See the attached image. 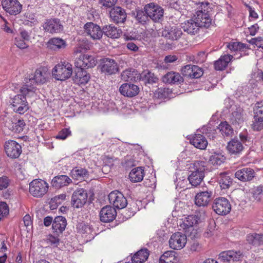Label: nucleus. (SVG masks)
Instances as JSON below:
<instances>
[{
    "instance_id": "nucleus-1",
    "label": "nucleus",
    "mask_w": 263,
    "mask_h": 263,
    "mask_svg": "<svg viewBox=\"0 0 263 263\" xmlns=\"http://www.w3.org/2000/svg\"><path fill=\"white\" fill-rule=\"evenodd\" d=\"M36 90L35 87L29 85L28 82L24 85L20 89V93L14 97L12 99L11 105L15 112L23 114L29 109V105L26 98L33 97Z\"/></svg>"
},
{
    "instance_id": "nucleus-2",
    "label": "nucleus",
    "mask_w": 263,
    "mask_h": 263,
    "mask_svg": "<svg viewBox=\"0 0 263 263\" xmlns=\"http://www.w3.org/2000/svg\"><path fill=\"white\" fill-rule=\"evenodd\" d=\"M205 162L203 161H196L193 164V170L188 176L190 183L193 186L199 185L204 177Z\"/></svg>"
},
{
    "instance_id": "nucleus-3",
    "label": "nucleus",
    "mask_w": 263,
    "mask_h": 263,
    "mask_svg": "<svg viewBox=\"0 0 263 263\" xmlns=\"http://www.w3.org/2000/svg\"><path fill=\"white\" fill-rule=\"evenodd\" d=\"M52 73L56 80L61 81H65L69 79L72 75V65L67 62H61L54 66Z\"/></svg>"
},
{
    "instance_id": "nucleus-4",
    "label": "nucleus",
    "mask_w": 263,
    "mask_h": 263,
    "mask_svg": "<svg viewBox=\"0 0 263 263\" xmlns=\"http://www.w3.org/2000/svg\"><path fill=\"white\" fill-rule=\"evenodd\" d=\"M49 72L46 67H42L37 69L34 74L29 75L25 79V84L28 82L32 87L34 84H43L45 83L49 78Z\"/></svg>"
},
{
    "instance_id": "nucleus-5",
    "label": "nucleus",
    "mask_w": 263,
    "mask_h": 263,
    "mask_svg": "<svg viewBox=\"0 0 263 263\" xmlns=\"http://www.w3.org/2000/svg\"><path fill=\"white\" fill-rule=\"evenodd\" d=\"M48 183L41 179H35L29 184V192L34 197H41L48 191Z\"/></svg>"
},
{
    "instance_id": "nucleus-6",
    "label": "nucleus",
    "mask_w": 263,
    "mask_h": 263,
    "mask_svg": "<svg viewBox=\"0 0 263 263\" xmlns=\"http://www.w3.org/2000/svg\"><path fill=\"white\" fill-rule=\"evenodd\" d=\"M144 9L154 22H159L163 20L164 9L159 5L151 3L146 5Z\"/></svg>"
},
{
    "instance_id": "nucleus-7",
    "label": "nucleus",
    "mask_w": 263,
    "mask_h": 263,
    "mask_svg": "<svg viewBox=\"0 0 263 263\" xmlns=\"http://www.w3.org/2000/svg\"><path fill=\"white\" fill-rule=\"evenodd\" d=\"M158 34L166 40L171 41H178L183 34L180 28L175 26L165 27L160 30Z\"/></svg>"
},
{
    "instance_id": "nucleus-8",
    "label": "nucleus",
    "mask_w": 263,
    "mask_h": 263,
    "mask_svg": "<svg viewBox=\"0 0 263 263\" xmlns=\"http://www.w3.org/2000/svg\"><path fill=\"white\" fill-rule=\"evenodd\" d=\"M212 208L217 214L225 215L230 212L231 205L227 198L219 197L214 200Z\"/></svg>"
},
{
    "instance_id": "nucleus-9",
    "label": "nucleus",
    "mask_w": 263,
    "mask_h": 263,
    "mask_svg": "<svg viewBox=\"0 0 263 263\" xmlns=\"http://www.w3.org/2000/svg\"><path fill=\"white\" fill-rule=\"evenodd\" d=\"M108 200L110 203L119 209L125 208L127 204V201L126 198L122 193L118 191L111 192L108 195Z\"/></svg>"
},
{
    "instance_id": "nucleus-10",
    "label": "nucleus",
    "mask_w": 263,
    "mask_h": 263,
    "mask_svg": "<svg viewBox=\"0 0 263 263\" xmlns=\"http://www.w3.org/2000/svg\"><path fill=\"white\" fill-rule=\"evenodd\" d=\"M87 193L83 189L75 191L71 196V204L76 208L82 207L87 202Z\"/></svg>"
},
{
    "instance_id": "nucleus-11",
    "label": "nucleus",
    "mask_w": 263,
    "mask_h": 263,
    "mask_svg": "<svg viewBox=\"0 0 263 263\" xmlns=\"http://www.w3.org/2000/svg\"><path fill=\"white\" fill-rule=\"evenodd\" d=\"M199 221L200 217L198 215H189L185 218V220L183 222L182 224H180V227L184 230V232L186 233V235L191 236L194 231V233L197 234L193 227L194 225L198 224Z\"/></svg>"
},
{
    "instance_id": "nucleus-12",
    "label": "nucleus",
    "mask_w": 263,
    "mask_h": 263,
    "mask_svg": "<svg viewBox=\"0 0 263 263\" xmlns=\"http://www.w3.org/2000/svg\"><path fill=\"white\" fill-rule=\"evenodd\" d=\"M186 235L179 232L173 234L169 240L170 247L174 250L182 249L186 243Z\"/></svg>"
},
{
    "instance_id": "nucleus-13",
    "label": "nucleus",
    "mask_w": 263,
    "mask_h": 263,
    "mask_svg": "<svg viewBox=\"0 0 263 263\" xmlns=\"http://www.w3.org/2000/svg\"><path fill=\"white\" fill-rule=\"evenodd\" d=\"M97 61L95 58L88 54L81 55L77 58L74 62L75 66L77 68L86 69L96 66Z\"/></svg>"
},
{
    "instance_id": "nucleus-14",
    "label": "nucleus",
    "mask_w": 263,
    "mask_h": 263,
    "mask_svg": "<svg viewBox=\"0 0 263 263\" xmlns=\"http://www.w3.org/2000/svg\"><path fill=\"white\" fill-rule=\"evenodd\" d=\"M243 255L240 251L229 250L223 251L219 255L220 261L230 262L242 260Z\"/></svg>"
},
{
    "instance_id": "nucleus-15",
    "label": "nucleus",
    "mask_w": 263,
    "mask_h": 263,
    "mask_svg": "<svg viewBox=\"0 0 263 263\" xmlns=\"http://www.w3.org/2000/svg\"><path fill=\"white\" fill-rule=\"evenodd\" d=\"M5 151L7 156L11 158H18L22 153L21 146L13 140H9L5 142Z\"/></svg>"
},
{
    "instance_id": "nucleus-16",
    "label": "nucleus",
    "mask_w": 263,
    "mask_h": 263,
    "mask_svg": "<svg viewBox=\"0 0 263 263\" xmlns=\"http://www.w3.org/2000/svg\"><path fill=\"white\" fill-rule=\"evenodd\" d=\"M3 9L11 15H16L21 12L22 6L17 0H3Z\"/></svg>"
},
{
    "instance_id": "nucleus-17",
    "label": "nucleus",
    "mask_w": 263,
    "mask_h": 263,
    "mask_svg": "<svg viewBox=\"0 0 263 263\" xmlns=\"http://www.w3.org/2000/svg\"><path fill=\"white\" fill-rule=\"evenodd\" d=\"M181 72L184 77L192 79L199 78L203 74V71L201 68L198 66L192 65L184 66L182 68Z\"/></svg>"
},
{
    "instance_id": "nucleus-18",
    "label": "nucleus",
    "mask_w": 263,
    "mask_h": 263,
    "mask_svg": "<svg viewBox=\"0 0 263 263\" xmlns=\"http://www.w3.org/2000/svg\"><path fill=\"white\" fill-rule=\"evenodd\" d=\"M101 71L108 74L116 73L119 70L117 63L115 60L110 58H104L101 63Z\"/></svg>"
},
{
    "instance_id": "nucleus-19",
    "label": "nucleus",
    "mask_w": 263,
    "mask_h": 263,
    "mask_svg": "<svg viewBox=\"0 0 263 263\" xmlns=\"http://www.w3.org/2000/svg\"><path fill=\"white\" fill-rule=\"evenodd\" d=\"M43 27L44 30L50 33H58L63 30V25L58 18L46 20Z\"/></svg>"
},
{
    "instance_id": "nucleus-20",
    "label": "nucleus",
    "mask_w": 263,
    "mask_h": 263,
    "mask_svg": "<svg viewBox=\"0 0 263 263\" xmlns=\"http://www.w3.org/2000/svg\"><path fill=\"white\" fill-rule=\"evenodd\" d=\"M116 216V209L110 205L104 206L100 212V219L103 222H110L115 219Z\"/></svg>"
},
{
    "instance_id": "nucleus-21",
    "label": "nucleus",
    "mask_w": 263,
    "mask_h": 263,
    "mask_svg": "<svg viewBox=\"0 0 263 263\" xmlns=\"http://www.w3.org/2000/svg\"><path fill=\"white\" fill-rule=\"evenodd\" d=\"M84 28L86 33L93 40H99L103 35L102 29L100 26L92 22L87 23Z\"/></svg>"
},
{
    "instance_id": "nucleus-22",
    "label": "nucleus",
    "mask_w": 263,
    "mask_h": 263,
    "mask_svg": "<svg viewBox=\"0 0 263 263\" xmlns=\"http://www.w3.org/2000/svg\"><path fill=\"white\" fill-rule=\"evenodd\" d=\"M119 91L125 97L132 98L139 93V88L137 85L130 83H124L120 87Z\"/></svg>"
},
{
    "instance_id": "nucleus-23",
    "label": "nucleus",
    "mask_w": 263,
    "mask_h": 263,
    "mask_svg": "<svg viewBox=\"0 0 263 263\" xmlns=\"http://www.w3.org/2000/svg\"><path fill=\"white\" fill-rule=\"evenodd\" d=\"M200 28V26L194 17L182 23V28L184 31L191 35L197 34L199 32Z\"/></svg>"
},
{
    "instance_id": "nucleus-24",
    "label": "nucleus",
    "mask_w": 263,
    "mask_h": 263,
    "mask_svg": "<svg viewBox=\"0 0 263 263\" xmlns=\"http://www.w3.org/2000/svg\"><path fill=\"white\" fill-rule=\"evenodd\" d=\"M163 82L165 84H180L184 79L181 74L176 72L170 71L164 75L162 78Z\"/></svg>"
},
{
    "instance_id": "nucleus-25",
    "label": "nucleus",
    "mask_w": 263,
    "mask_h": 263,
    "mask_svg": "<svg viewBox=\"0 0 263 263\" xmlns=\"http://www.w3.org/2000/svg\"><path fill=\"white\" fill-rule=\"evenodd\" d=\"M67 226L66 219L62 216H57L53 221L52 228L53 232L59 236L65 230Z\"/></svg>"
},
{
    "instance_id": "nucleus-26",
    "label": "nucleus",
    "mask_w": 263,
    "mask_h": 263,
    "mask_svg": "<svg viewBox=\"0 0 263 263\" xmlns=\"http://www.w3.org/2000/svg\"><path fill=\"white\" fill-rule=\"evenodd\" d=\"M235 176L241 181H249L255 177V172L252 168H243L237 171Z\"/></svg>"
},
{
    "instance_id": "nucleus-27",
    "label": "nucleus",
    "mask_w": 263,
    "mask_h": 263,
    "mask_svg": "<svg viewBox=\"0 0 263 263\" xmlns=\"http://www.w3.org/2000/svg\"><path fill=\"white\" fill-rule=\"evenodd\" d=\"M110 16L116 23H123L126 20V13L120 7H115L110 11Z\"/></svg>"
},
{
    "instance_id": "nucleus-28",
    "label": "nucleus",
    "mask_w": 263,
    "mask_h": 263,
    "mask_svg": "<svg viewBox=\"0 0 263 263\" xmlns=\"http://www.w3.org/2000/svg\"><path fill=\"white\" fill-rule=\"evenodd\" d=\"M212 192L211 191H203L198 193L195 197V204L198 206L208 205L211 200Z\"/></svg>"
},
{
    "instance_id": "nucleus-29",
    "label": "nucleus",
    "mask_w": 263,
    "mask_h": 263,
    "mask_svg": "<svg viewBox=\"0 0 263 263\" xmlns=\"http://www.w3.org/2000/svg\"><path fill=\"white\" fill-rule=\"evenodd\" d=\"M210 15L211 14H203L202 12H196V14L194 15V17L200 28H208L211 25L212 22Z\"/></svg>"
},
{
    "instance_id": "nucleus-30",
    "label": "nucleus",
    "mask_w": 263,
    "mask_h": 263,
    "mask_svg": "<svg viewBox=\"0 0 263 263\" xmlns=\"http://www.w3.org/2000/svg\"><path fill=\"white\" fill-rule=\"evenodd\" d=\"M190 143L195 147L200 149H205L208 145L207 140L200 134L194 135L190 139Z\"/></svg>"
},
{
    "instance_id": "nucleus-31",
    "label": "nucleus",
    "mask_w": 263,
    "mask_h": 263,
    "mask_svg": "<svg viewBox=\"0 0 263 263\" xmlns=\"http://www.w3.org/2000/svg\"><path fill=\"white\" fill-rule=\"evenodd\" d=\"M71 182V179L67 176L60 175L55 176L52 179L51 184L55 189H60L67 186Z\"/></svg>"
},
{
    "instance_id": "nucleus-32",
    "label": "nucleus",
    "mask_w": 263,
    "mask_h": 263,
    "mask_svg": "<svg viewBox=\"0 0 263 263\" xmlns=\"http://www.w3.org/2000/svg\"><path fill=\"white\" fill-rule=\"evenodd\" d=\"M227 148L230 154H237L243 150V146L238 139H233L228 142Z\"/></svg>"
},
{
    "instance_id": "nucleus-33",
    "label": "nucleus",
    "mask_w": 263,
    "mask_h": 263,
    "mask_svg": "<svg viewBox=\"0 0 263 263\" xmlns=\"http://www.w3.org/2000/svg\"><path fill=\"white\" fill-rule=\"evenodd\" d=\"M103 33L109 37L117 39L120 36L122 31L112 25H105L102 28Z\"/></svg>"
},
{
    "instance_id": "nucleus-34",
    "label": "nucleus",
    "mask_w": 263,
    "mask_h": 263,
    "mask_svg": "<svg viewBox=\"0 0 263 263\" xmlns=\"http://www.w3.org/2000/svg\"><path fill=\"white\" fill-rule=\"evenodd\" d=\"M90 78V74L86 70L83 69L78 68L73 80L78 84L84 85L88 83Z\"/></svg>"
},
{
    "instance_id": "nucleus-35",
    "label": "nucleus",
    "mask_w": 263,
    "mask_h": 263,
    "mask_svg": "<svg viewBox=\"0 0 263 263\" xmlns=\"http://www.w3.org/2000/svg\"><path fill=\"white\" fill-rule=\"evenodd\" d=\"M144 176V170L142 167L133 168L129 174V178L132 182H141Z\"/></svg>"
},
{
    "instance_id": "nucleus-36",
    "label": "nucleus",
    "mask_w": 263,
    "mask_h": 263,
    "mask_svg": "<svg viewBox=\"0 0 263 263\" xmlns=\"http://www.w3.org/2000/svg\"><path fill=\"white\" fill-rule=\"evenodd\" d=\"M137 78L143 81L145 84H154L158 82V79L154 73L148 70H145L141 74H138Z\"/></svg>"
},
{
    "instance_id": "nucleus-37",
    "label": "nucleus",
    "mask_w": 263,
    "mask_h": 263,
    "mask_svg": "<svg viewBox=\"0 0 263 263\" xmlns=\"http://www.w3.org/2000/svg\"><path fill=\"white\" fill-rule=\"evenodd\" d=\"M233 56L229 54L222 55L215 62L214 67L216 70H222L228 66V63L232 60Z\"/></svg>"
},
{
    "instance_id": "nucleus-38",
    "label": "nucleus",
    "mask_w": 263,
    "mask_h": 263,
    "mask_svg": "<svg viewBox=\"0 0 263 263\" xmlns=\"http://www.w3.org/2000/svg\"><path fill=\"white\" fill-rule=\"evenodd\" d=\"M149 251L147 249H142L137 252L132 258L133 263H143L148 258Z\"/></svg>"
},
{
    "instance_id": "nucleus-39",
    "label": "nucleus",
    "mask_w": 263,
    "mask_h": 263,
    "mask_svg": "<svg viewBox=\"0 0 263 263\" xmlns=\"http://www.w3.org/2000/svg\"><path fill=\"white\" fill-rule=\"evenodd\" d=\"M218 182L222 189H227L232 184V179L227 173H220L218 177Z\"/></svg>"
},
{
    "instance_id": "nucleus-40",
    "label": "nucleus",
    "mask_w": 263,
    "mask_h": 263,
    "mask_svg": "<svg viewBox=\"0 0 263 263\" xmlns=\"http://www.w3.org/2000/svg\"><path fill=\"white\" fill-rule=\"evenodd\" d=\"M71 175L73 179L81 180L87 178L89 176L88 172L85 168L81 167H74L71 171Z\"/></svg>"
},
{
    "instance_id": "nucleus-41",
    "label": "nucleus",
    "mask_w": 263,
    "mask_h": 263,
    "mask_svg": "<svg viewBox=\"0 0 263 263\" xmlns=\"http://www.w3.org/2000/svg\"><path fill=\"white\" fill-rule=\"evenodd\" d=\"M138 74V71L134 69H126L122 72L121 78L125 81H136V79H138L137 78Z\"/></svg>"
},
{
    "instance_id": "nucleus-42",
    "label": "nucleus",
    "mask_w": 263,
    "mask_h": 263,
    "mask_svg": "<svg viewBox=\"0 0 263 263\" xmlns=\"http://www.w3.org/2000/svg\"><path fill=\"white\" fill-rule=\"evenodd\" d=\"M175 252L173 251H166L161 256L160 263H174L175 259Z\"/></svg>"
},
{
    "instance_id": "nucleus-43",
    "label": "nucleus",
    "mask_w": 263,
    "mask_h": 263,
    "mask_svg": "<svg viewBox=\"0 0 263 263\" xmlns=\"http://www.w3.org/2000/svg\"><path fill=\"white\" fill-rule=\"evenodd\" d=\"M225 159V157L223 155L215 153L210 157L209 162L213 166H217L223 163Z\"/></svg>"
},
{
    "instance_id": "nucleus-44",
    "label": "nucleus",
    "mask_w": 263,
    "mask_h": 263,
    "mask_svg": "<svg viewBox=\"0 0 263 263\" xmlns=\"http://www.w3.org/2000/svg\"><path fill=\"white\" fill-rule=\"evenodd\" d=\"M149 17L145 10L144 11L141 10L136 11L135 18L139 23L142 25L145 24L147 22L149 21Z\"/></svg>"
},
{
    "instance_id": "nucleus-45",
    "label": "nucleus",
    "mask_w": 263,
    "mask_h": 263,
    "mask_svg": "<svg viewBox=\"0 0 263 263\" xmlns=\"http://www.w3.org/2000/svg\"><path fill=\"white\" fill-rule=\"evenodd\" d=\"M49 44L50 45L51 48L55 49L64 48L66 46L65 41L60 38H53L49 41Z\"/></svg>"
},
{
    "instance_id": "nucleus-46",
    "label": "nucleus",
    "mask_w": 263,
    "mask_h": 263,
    "mask_svg": "<svg viewBox=\"0 0 263 263\" xmlns=\"http://www.w3.org/2000/svg\"><path fill=\"white\" fill-rule=\"evenodd\" d=\"M227 47L233 51H245L248 49L246 44L240 42H230L227 45Z\"/></svg>"
},
{
    "instance_id": "nucleus-47",
    "label": "nucleus",
    "mask_w": 263,
    "mask_h": 263,
    "mask_svg": "<svg viewBox=\"0 0 263 263\" xmlns=\"http://www.w3.org/2000/svg\"><path fill=\"white\" fill-rule=\"evenodd\" d=\"M219 129L224 136H230L233 133V129L231 126L227 122H221L219 125Z\"/></svg>"
},
{
    "instance_id": "nucleus-48",
    "label": "nucleus",
    "mask_w": 263,
    "mask_h": 263,
    "mask_svg": "<svg viewBox=\"0 0 263 263\" xmlns=\"http://www.w3.org/2000/svg\"><path fill=\"white\" fill-rule=\"evenodd\" d=\"M231 120L233 122L240 123L243 121L242 109L240 107L236 108L232 112Z\"/></svg>"
},
{
    "instance_id": "nucleus-49",
    "label": "nucleus",
    "mask_w": 263,
    "mask_h": 263,
    "mask_svg": "<svg viewBox=\"0 0 263 263\" xmlns=\"http://www.w3.org/2000/svg\"><path fill=\"white\" fill-rule=\"evenodd\" d=\"M25 126V123L23 120L14 118V129L12 130V131L19 133L23 131Z\"/></svg>"
},
{
    "instance_id": "nucleus-50",
    "label": "nucleus",
    "mask_w": 263,
    "mask_h": 263,
    "mask_svg": "<svg viewBox=\"0 0 263 263\" xmlns=\"http://www.w3.org/2000/svg\"><path fill=\"white\" fill-rule=\"evenodd\" d=\"M199 9L196 12H202L203 14H210L212 11V4L209 2H201L200 3Z\"/></svg>"
},
{
    "instance_id": "nucleus-51",
    "label": "nucleus",
    "mask_w": 263,
    "mask_h": 263,
    "mask_svg": "<svg viewBox=\"0 0 263 263\" xmlns=\"http://www.w3.org/2000/svg\"><path fill=\"white\" fill-rule=\"evenodd\" d=\"M9 212V207L5 202H0V220L8 215Z\"/></svg>"
},
{
    "instance_id": "nucleus-52",
    "label": "nucleus",
    "mask_w": 263,
    "mask_h": 263,
    "mask_svg": "<svg viewBox=\"0 0 263 263\" xmlns=\"http://www.w3.org/2000/svg\"><path fill=\"white\" fill-rule=\"evenodd\" d=\"M255 116L263 120V100L257 102L254 109Z\"/></svg>"
},
{
    "instance_id": "nucleus-53",
    "label": "nucleus",
    "mask_w": 263,
    "mask_h": 263,
    "mask_svg": "<svg viewBox=\"0 0 263 263\" xmlns=\"http://www.w3.org/2000/svg\"><path fill=\"white\" fill-rule=\"evenodd\" d=\"M254 119L252 125L253 129L255 130H260L263 129V120L256 116H254Z\"/></svg>"
},
{
    "instance_id": "nucleus-54",
    "label": "nucleus",
    "mask_w": 263,
    "mask_h": 263,
    "mask_svg": "<svg viewBox=\"0 0 263 263\" xmlns=\"http://www.w3.org/2000/svg\"><path fill=\"white\" fill-rule=\"evenodd\" d=\"M47 243H50L54 247H57L59 244L60 239L58 236H54L52 234L49 235L47 238Z\"/></svg>"
},
{
    "instance_id": "nucleus-55",
    "label": "nucleus",
    "mask_w": 263,
    "mask_h": 263,
    "mask_svg": "<svg viewBox=\"0 0 263 263\" xmlns=\"http://www.w3.org/2000/svg\"><path fill=\"white\" fill-rule=\"evenodd\" d=\"M71 131L68 128H64L61 130L57 136H56L57 139L65 140L68 136L70 135Z\"/></svg>"
},
{
    "instance_id": "nucleus-56",
    "label": "nucleus",
    "mask_w": 263,
    "mask_h": 263,
    "mask_svg": "<svg viewBox=\"0 0 263 263\" xmlns=\"http://www.w3.org/2000/svg\"><path fill=\"white\" fill-rule=\"evenodd\" d=\"M10 184V180L6 176L0 177V190H3L8 187Z\"/></svg>"
},
{
    "instance_id": "nucleus-57",
    "label": "nucleus",
    "mask_w": 263,
    "mask_h": 263,
    "mask_svg": "<svg viewBox=\"0 0 263 263\" xmlns=\"http://www.w3.org/2000/svg\"><path fill=\"white\" fill-rule=\"evenodd\" d=\"M4 121L3 122V124L5 126V127L8 128L9 130H11L14 129L13 128V124H14V118H5L4 119Z\"/></svg>"
},
{
    "instance_id": "nucleus-58",
    "label": "nucleus",
    "mask_w": 263,
    "mask_h": 263,
    "mask_svg": "<svg viewBox=\"0 0 263 263\" xmlns=\"http://www.w3.org/2000/svg\"><path fill=\"white\" fill-rule=\"evenodd\" d=\"M253 196L257 201H260L261 198L263 197V191L262 186H258L255 190Z\"/></svg>"
},
{
    "instance_id": "nucleus-59",
    "label": "nucleus",
    "mask_w": 263,
    "mask_h": 263,
    "mask_svg": "<svg viewBox=\"0 0 263 263\" xmlns=\"http://www.w3.org/2000/svg\"><path fill=\"white\" fill-rule=\"evenodd\" d=\"M117 0H100V3L106 8H111L114 6Z\"/></svg>"
},
{
    "instance_id": "nucleus-60",
    "label": "nucleus",
    "mask_w": 263,
    "mask_h": 263,
    "mask_svg": "<svg viewBox=\"0 0 263 263\" xmlns=\"http://www.w3.org/2000/svg\"><path fill=\"white\" fill-rule=\"evenodd\" d=\"M15 44L20 49H25L27 47V45L25 43V40L20 38H16Z\"/></svg>"
},
{
    "instance_id": "nucleus-61",
    "label": "nucleus",
    "mask_w": 263,
    "mask_h": 263,
    "mask_svg": "<svg viewBox=\"0 0 263 263\" xmlns=\"http://www.w3.org/2000/svg\"><path fill=\"white\" fill-rule=\"evenodd\" d=\"M259 27L257 24H255L253 25H252L250 27L248 28L249 30L250 34L252 36H254L255 35L256 32L259 30Z\"/></svg>"
},
{
    "instance_id": "nucleus-62",
    "label": "nucleus",
    "mask_w": 263,
    "mask_h": 263,
    "mask_svg": "<svg viewBox=\"0 0 263 263\" xmlns=\"http://www.w3.org/2000/svg\"><path fill=\"white\" fill-rule=\"evenodd\" d=\"M170 6L172 8H173L176 10H179L181 9V2L180 1H173L170 3Z\"/></svg>"
},
{
    "instance_id": "nucleus-63",
    "label": "nucleus",
    "mask_w": 263,
    "mask_h": 263,
    "mask_svg": "<svg viewBox=\"0 0 263 263\" xmlns=\"http://www.w3.org/2000/svg\"><path fill=\"white\" fill-rule=\"evenodd\" d=\"M126 47L129 50L134 52L137 51L139 49L138 46L132 42H128L126 45Z\"/></svg>"
},
{
    "instance_id": "nucleus-64",
    "label": "nucleus",
    "mask_w": 263,
    "mask_h": 263,
    "mask_svg": "<svg viewBox=\"0 0 263 263\" xmlns=\"http://www.w3.org/2000/svg\"><path fill=\"white\" fill-rule=\"evenodd\" d=\"M256 239V246L263 245V234L255 233Z\"/></svg>"
}]
</instances>
